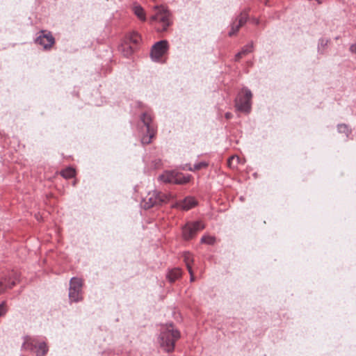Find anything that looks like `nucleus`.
<instances>
[{
    "instance_id": "1",
    "label": "nucleus",
    "mask_w": 356,
    "mask_h": 356,
    "mask_svg": "<svg viewBox=\"0 0 356 356\" xmlns=\"http://www.w3.org/2000/svg\"><path fill=\"white\" fill-rule=\"evenodd\" d=\"M180 338V332L172 324L166 325L162 329L159 336L161 348L166 352L174 350L175 342Z\"/></svg>"
},
{
    "instance_id": "2",
    "label": "nucleus",
    "mask_w": 356,
    "mask_h": 356,
    "mask_svg": "<svg viewBox=\"0 0 356 356\" xmlns=\"http://www.w3.org/2000/svg\"><path fill=\"white\" fill-rule=\"evenodd\" d=\"M156 13L150 18L151 22H157L161 24V28H157V31L160 32L165 31L168 27L171 24L170 13L163 6H155Z\"/></svg>"
},
{
    "instance_id": "3",
    "label": "nucleus",
    "mask_w": 356,
    "mask_h": 356,
    "mask_svg": "<svg viewBox=\"0 0 356 356\" xmlns=\"http://www.w3.org/2000/svg\"><path fill=\"white\" fill-rule=\"evenodd\" d=\"M22 348L30 351L36 350V356H44L48 352V347L45 342H39L35 338L29 336L24 337Z\"/></svg>"
},
{
    "instance_id": "4",
    "label": "nucleus",
    "mask_w": 356,
    "mask_h": 356,
    "mask_svg": "<svg viewBox=\"0 0 356 356\" xmlns=\"http://www.w3.org/2000/svg\"><path fill=\"white\" fill-rule=\"evenodd\" d=\"M168 200V197L165 194L157 191H153L149 192L143 199L142 206L145 209H149L166 202Z\"/></svg>"
},
{
    "instance_id": "5",
    "label": "nucleus",
    "mask_w": 356,
    "mask_h": 356,
    "mask_svg": "<svg viewBox=\"0 0 356 356\" xmlns=\"http://www.w3.org/2000/svg\"><path fill=\"white\" fill-rule=\"evenodd\" d=\"M252 94L248 88H243L236 99V107L242 112L249 113L251 108Z\"/></svg>"
},
{
    "instance_id": "6",
    "label": "nucleus",
    "mask_w": 356,
    "mask_h": 356,
    "mask_svg": "<svg viewBox=\"0 0 356 356\" xmlns=\"http://www.w3.org/2000/svg\"><path fill=\"white\" fill-rule=\"evenodd\" d=\"M204 225L201 221L186 223L182 228V235L185 240L193 238L197 232L203 229Z\"/></svg>"
},
{
    "instance_id": "7",
    "label": "nucleus",
    "mask_w": 356,
    "mask_h": 356,
    "mask_svg": "<svg viewBox=\"0 0 356 356\" xmlns=\"http://www.w3.org/2000/svg\"><path fill=\"white\" fill-rule=\"evenodd\" d=\"M168 43L167 40H161L156 42L152 47L150 56L154 61H159L167 52Z\"/></svg>"
},
{
    "instance_id": "8",
    "label": "nucleus",
    "mask_w": 356,
    "mask_h": 356,
    "mask_svg": "<svg viewBox=\"0 0 356 356\" xmlns=\"http://www.w3.org/2000/svg\"><path fill=\"white\" fill-rule=\"evenodd\" d=\"M36 43L42 45L44 49H49L54 44L55 40L50 32L46 33L44 31L36 38Z\"/></svg>"
},
{
    "instance_id": "9",
    "label": "nucleus",
    "mask_w": 356,
    "mask_h": 356,
    "mask_svg": "<svg viewBox=\"0 0 356 356\" xmlns=\"http://www.w3.org/2000/svg\"><path fill=\"white\" fill-rule=\"evenodd\" d=\"M197 204V202L195 199V197L188 196L185 197L184 200L176 202L174 207L182 210L188 211L195 207Z\"/></svg>"
},
{
    "instance_id": "10",
    "label": "nucleus",
    "mask_w": 356,
    "mask_h": 356,
    "mask_svg": "<svg viewBox=\"0 0 356 356\" xmlns=\"http://www.w3.org/2000/svg\"><path fill=\"white\" fill-rule=\"evenodd\" d=\"M16 284V278L11 280L10 276L3 277L0 280V293L4 292L7 289H10Z\"/></svg>"
},
{
    "instance_id": "11",
    "label": "nucleus",
    "mask_w": 356,
    "mask_h": 356,
    "mask_svg": "<svg viewBox=\"0 0 356 356\" xmlns=\"http://www.w3.org/2000/svg\"><path fill=\"white\" fill-rule=\"evenodd\" d=\"M177 172L173 171H165L159 177V179L165 183L175 184Z\"/></svg>"
},
{
    "instance_id": "12",
    "label": "nucleus",
    "mask_w": 356,
    "mask_h": 356,
    "mask_svg": "<svg viewBox=\"0 0 356 356\" xmlns=\"http://www.w3.org/2000/svg\"><path fill=\"white\" fill-rule=\"evenodd\" d=\"M253 42H251L250 43L245 45L241 51H240L238 53H237L235 56V60L238 61L243 56H245L250 53H251L253 51Z\"/></svg>"
},
{
    "instance_id": "13",
    "label": "nucleus",
    "mask_w": 356,
    "mask_h": 356,
    "mask_svg": "<svg viewBox=\"0 0 356 356\" xmlns=\"http://www.w3.org/2000/svg\"><path fill=\"white\" fill-rule=\"evenodd\" d=\"M69 298L70 302H77L81 300V291L69 289Z\"/></svg>"
},
{
    "instance_id": "14",
    "label": "nucleus",
    "mask_w": 356,
    "mask_h": 356,
    "mask_svg": "<svg viewBox=\"0 0 356 356\" xmlns=\"http://www.w3.org/2000/svg\"><path fill=\"white\" fill-rule=\"evenodd\" d=\"M181 275V272L179 268H175L169 271L167 275V278L170 282H174L178 280Z\"/></svg>"
},
{
    "instance_id": "15",
    "label": "nucleus",
    "mask_w": 356,
    "mask_h": 356,
    "mask_svg": "<svg viewBox=\"0 0 356 356\" xmlns=\"http://www.w3.org/2000/svg\"><path fill=\"white\" fill-rule=\"evenodd\" d=\"M120 50L125 57L128 58L134 53V47L131 46L129 43L124 42L121 45Z\"/></svg>"
},
{
    "instance_id": "16",
    "label": "nucleus",
    "mask_w": 356,
    "mask_h": 356,
    "mask_svg": "<svg viewBox=\"0 0 356 356\" xmlns=\"http://www.w3.org/2000/svg\"><path fill=\"white\" fill-rule=\"evenodd\" d=\"M155 133L156 131L154 129H147V135L142 137L141 143L143 145L149 144L152 142V139L154 138Z\"/></svg>"
},
{
    "instance_id": "17",
    "label": "nucleus",
    "mask_w": 356,
    "mask_h": 356,
    "mask_svg": "<svg viewBox=\"0 0 356 356\" xmlns=\"http://www.w3.org/2000/svg\"><path fill=\"white\" fill-rule=\"evenodd\" d=\"M141 120L146 127V129H154L152 125V117L148 113H143L142 114Z\"/></svg>"
},
{
    "instance_id": "18",
    "label": "nucleus",
    "mask_w": 356,
    "mask_h": 356,
    "mask_svg": "<svg viewBox=\"0 0 356 356\" xmlns=\"http://www.w3.org/2000/svg\"><path fill=\"white\" fill-rule=\"evenodd\" d=\"M82 281L81 279L72 277L70 280V288L75 290L81 291Z\"/></svg>"
},
{
    "instance_id": "19",
    "label": "nucleus",
    "mask_w": 356,
    "mask_h": 356,
    "mask_svg": "<svg viewBox=\"0 0 356 356\" xmlns=\"http://www.w3.org/2000/svg\"><path fill=\"white\" fill-rule=\"evenodd\" d=\"M134 14L142 21L146 20L145 13L140 6H135L133 8Z\"/></svg>"
},
{
    "instance_id": "20",
    "label": "nucleus",
    "mask_w": 356,
    "mask_h": 356,
    "mask_svg": "<svg viewBox=\"0 0 356 356\" xmlns=\"http://www.w3.org/2000/svg\"><path fill=\"white\" fill-rule=\"evenodd\" d=\"M60 175L65 179H70L74 177L75 170L72 168H67L62 170Z\"/></svg>"
},
{
    "instance_id": "21",
    "label": "nucleus",
    "mask_w": 356,
    "mask_h": 356,
    "mask_svg": "<svg viewBox=\"0 0 356 356\" xmlns=\"http://www.w3.org/2000/svg\"><path fill=\"white\" fill-rule=\"evenodd\" d=\"M184 261L186 263V266L187 267V269L188 270V273L191 274V264L193 262L192 255L189 252H186L184 255Z\"/></svg>"
},
{
    "instance_id": "22",
    "label": "nucleus",
    "mask_w": 356,
    "mask_h": 356,
    "mask_svg": "<svg viewBox=\"0 0 356 356\" xmlns=\"http://www.w3.org/2000/svg\"><path fill=\"white\" fill-rule=\"evenodd\" d=\"M248 19V15L246 12H242L240 15L236 18V21L241 25L242 26L246 23Z\"/></svg>"
},
{
    "instance_id": "23",
    "label": "nucleus",
    "mask_w": 356,
    "mask_h": 356,
    "mask_svg": "<svg viewBox=\"0 0 356 356\" xmlns=\"http://www.w3.org/2000/svg\"><path fill=\"white\" fill-rule=\"evenodd\" d=\"M328 42H329L328 39L320 38L318 40V51L321 54H323V51L325 49V47H327Z\"/></svg>"
},
{
    "instance_id": "24",
    "label": "nucleus",
    "mask_w": 356,
    "mask_h": 356,
    "mask_svg": "<svg viewBox=\"0 0 356 356\" xmlns=\"http://www.w3.org/2000/svg\"><path fill=\"white\" fill-rule=\"evenodd\" d=\"M175 179H176L175 184H186L190 181V179L188 177H185L182 174H180V173H177Z\"/></svg>"
},
{
    "instance_id": "25",
    "label": "nucleus",
    "mask_w": 356,
    "mask_h": 356,
    "mask_svg": "<svg viewBox=\"0 0 356 356\" xmlns=\"http://www.w3.org/2000/svg\"><path fill=\"white\" fill-rule=\"evenodd\" d=\"M129 40L134 44H138L141 40V37L138 33L133 32L129 35Z\"/></svg>"
},
{
    "instance_id": "26",
    "label": "nucleus",
    "mask_w": 356,
    "mask_h": 356,
    "mask_svg": "<svg viewBox=\"0 0 356 356\" xmlns=\"http://www.w3.org/2000/svg\"><path fill=\"white\" fill-rule=\"evenodd\" d=\"M242 26L240 25L238 22L234 20L231 24V31L229 32V35L232 36L235 35L240 29Z\"/></svg>"
},
{
    "instance_id": "27",
    "label": "nucleus",
    "mask_w": 356,
    "mask_h": 356,
    "mask_svg": "<svg viewBox=\"0 0 356 356\" xmlns=\"http://www.w3.org/2000/svg\"><path fill=\"white\" fill-rule=\"evenodd\" d=\"M216 242V238L211 236H204L201 238L202 243H207L209 245H213Z\"/></svg>"
},
{
    "instance_id": "28",
    "label": "nucleus",
    "mask_w": 356,
    "mask_h": 356,
    "mask_svg": "<svg viewBox=\"0 0 356 356\" xmlns=\"http://www.w3.org/2000/svg\"><path fill=\"white\" fill-rule=\"evenodd\" d=\"M337 129L339 133H344L347 136L350 134V130L346 124H338Z\"/></svg>"
},
{
    "instance_id": "29",
    "label": "nucleus",
    "mask_w": 356,
    "mask_h": 356,
    "mask_svg": "<svg viewBox=\"0 0 356 356\" xmlns=\"http://www.w3.org/2000/svg\"><path fill=\"white\" fill-rule=\"evenodd\" d=\"M208 163L206 162H199L197 163H195L193 165V168H190L191 170H199L202 168L207 167Z\"/></svg>"
},
{
    "instance_id": "30",
    "label": "nucleus",
    "mask_w": 356,
    "mask_h": 356,
    "mask_svg": "<svg viewBox=\"0 0 356 356\" xmlns=\"http://www.w3.org/2000/svg\"><path fill=\"white\" fill-rule=\"evenodd\" d=\"M7 309L6 307V302H2L1 303H0V317L5 315Z\"/></svg>"
},
{
    "instance_id": "31",
    "label": "nucleus",
    "mask_w": 356,
    "mask_h": 356,
    "mask_svg": "<svg viewBox=\"0 0 356 356\" xmlns=\"http://www.w3.org/2000/svg\"><path fill=\"white\" fill-rule=\"evenodd\" d=\"M350 51L353 53H356V43L353 44L350 47Z\"/></svg>"
},
{
    "instance_id": "32",
    "label": "nucleus",
    "mask_w": 356,
    "mask_h": 356,
    "mask_svg": "<svg viewBox=\"0 0 356 356\" xmlns=\"http://www.w3.org/2000/svg\"><path fill=\"white\" fill-rule=\"evenodd\" d=\"M225 116L227 120H229L232 117V114L231 113L227 112L225 113Z\"/></svg>"
},
{
    "instance_id": "33",
    "label": "nucleus",
    "mask_w": 356,
    "mask_h": 356,
    "mask_svg": "<svg viewBox=\"0 0 356 356\" xmlns=\"http://www.w3.org/2000/svg\"><path fill=\"white\" fill-rule=\"evenodd\" d=\"M191 281L193 282L194 280V275L193 274V270H191Z\"/></svg>"
},
{
    "instance_id": "34",
    "label": "nucleus",
    "mask_w": 356,
    "mask_h": 356,
    "mask_svg": "<svg viewBox=\"0 0 356 356\" xmlns=\"http://www.w3.org/2000/svg\"><path fill=\"white\" fill-rule=\"evenodd\" d=\"M254 23H255L256 24H259V20H258V19H254Z\"/></svg>"
},
{
    "instance_id": "35",
    "label": "nucleus",
    "mask_w": 356,
    "mask_h": 356,
    "mask_svg": "<svg viewBox=\"0 0 356 356\" xmlns=\"http://www.w3.org/2000/svg\"><path fill=\"white\" fill-rule=\"evenodd\" d=\"M339 36H337V37L335 38V40H339Z\"/></svg>"
}]
</instances>
